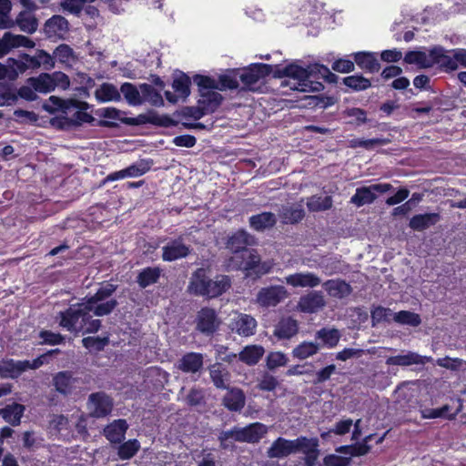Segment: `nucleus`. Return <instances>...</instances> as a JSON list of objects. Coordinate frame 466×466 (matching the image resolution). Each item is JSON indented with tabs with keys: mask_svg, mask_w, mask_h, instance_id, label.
Returning a JSON list of instances; mask_svg holds the SVG:
<instances>
[{
	"mask_svg": "<svg viewBox=\"0 0 466 466\" xmlns=\"http://www.w3.org/2000/svg\"><path fill=\"white\" fill-rule=\"evenodd\" d=\"M336 372V365L330 364L315 372V378L312 384L319 385L329 380L332 374Z\"/></svg>",
	"mask_w": 466,
	"mask_h": 466,
	"instance_id": "obj_62",
	"label": "nucleus"
},
{
	"mask_svg": "<svg viewBox=\"0 0 466 466\" xmlns=\"http://www.w3.org/2000/svg\"><path fill=\"white\" fill-rule=\"evenodd\" d=\"M393 319L397 323L410 325L411 327H418L421 323V319L419 314L408 310H400L395 313Z\"/></svg>",
	"mask_w": 466,
	"mask_h": 466,
	"instance_id": "obj_52",
	"label": "nucleus"
},
{
	"mask_svg": "<svg viewBox=\"0 0 466 466\" xmlns=\"http://www.w3.org/2000/svg\"><path fill=\"white\" fill-rule=\"evenodd\" d=\"M301 440H303V443H301V447L299 448V452H303L305 454L304 463L305 466H315L317 460L319 455V441L316 438L309 439L307 437L301 436Z\"/></svg>",
	"mask_w": 466,
	"mask_h": 466,
	"instance_id": "obj_31",
	"label": "nucleus"
},
{
	"mask_svg": "<svg viewBox=\"0 0 466 466\" xmlns=\"http://www.w3.org/2000/svg\"><path fill=\"white\" fill-rule=\"evenodd\" d=\"M162 249V258L166 261L186 258L191 251L190 247L186 245L181 238L168 241Z\"/></svg>",
	"mask_w": 466,
	"mask_h": 466,
	"instance_id": "obj_18",
	"label": "nucleus"
},
{
	"mask_svg": "<svg viewBox=\"0 0 466 466\" xmlns=\"http://www.w3.org/2000/svg\"><path fill=\"white\" fill-rule=\"evenodd\" d=\"M256 244L257 238L245 229H238L229 235L226 242V248L234 254V256L229 258V262L237 260L239 254L248 249V247H252Z\"/></svg>",
	"mask_w": 466,
	"mask_h": 466,
	"instance_id": "obj_9",
	"label": "nucleus"
},
{
	"mask_svg": "<svg viewBox=\"0 0 466 466\" xmlns=\"http://www.w3.org/2000/svg\"><path fill=\"white\" fill-rule=\"evenodd\" d=\"M208 279L204 268H198L192 273L187 286V291L196 296L205 297Z\"/></svg>",
	"mask_w": 466,
	"mask_h": 466,
	"instance_id": "obj_27",
	"label": "nucleus"
},
{
	"mask_svg": "<svg viewBox=\"0 0 466 466\" xmlns=\"http://www.w3.org/2000/svg\"><path fill=\"white\" fill-rule=\"evenodd\" d=\"M185 400L189 406H204L206 404L205 390L198 387H193L189 390Z\"/></svg>",
	"mask_w": 466,
	"mask_h": 466,
	"instance_id": "obj_55",
	"label": "nucleus"
},
{
	"mask_svg": "<svg viewBox=\"0 0 466 466\" xmlns=\"http://www.w3.org/2000/svg\"><path fill=\"white\" fill-rule=\"evenodd\" d=\"M95 308L85 299L81 303L70 306L58 313L59 325L71 332L95 333L101 327L100 319H93L90 312L95 314Z\"/></svg>",
	"mask_w": 466,
	"mask_h": 466,
	"instance_id": "obj_2",
	"label": "nucleus"
},
{
	"mask_svg": "<svg viewBox=\"0 0 466 466\" xmlns=\"http://www.w3.org/2000/svg\"><path fill=\"white\" fill-rule=\"evenodd\" d=\"M90 107L86 101L74 98L62 99L56 96H49L43 105L44 110L50 114L61 113L60 116L51 120L53 126L61 129L94 122L95 118L87 112Z\"/></svg>",
	"mask_w": 466,
	"mask_h": 466,
	"instance_id": "obj_1",
	"label": "nucleus"
},
{
	"mask_svg": "<svg viewBox=\"0 0 466 466\" xmlns=\"http://www.w3.org/2000/svg\"><path fill=\"white\" fill-rule=\"evenodd\" d=\"M303 441H304L301 440V437L295 440H287L282 437H279L268 449L267 456L270 459L286 458L290 454L299 452V448Z\"/></svg>",
	"mask_w": 466,
	"mask_h": 466,
	"instance_id": "obj_12",
	"label": "nucleus"
},
{
	"mask_svg": "<svg viewBox=\"0 0 466 466\" xmlns=\"http://www.w3.org/2000/svg\"><path fill=\"white\" fill-rule=\"evenodd\" d=\"M227 392L222 398V404L230 411L239 412L245 407L246 395L237 387H227Z\"/></svg>",
	"mask_w": 466,
	"mask_h": 466,
	"instance_id": "obj_19",
	"label": "nucleus"
},
{
	"mask_svg": "<svg viewBox=\"0 0 466 466\" xmlns=\"http://www.w3.org/2000/svg\"><path fill=\"white\" fill-rule=\"evenodd\" d=\"M95 96L99 102L119 101L121 99L120 91L109 83L102 84L95 91Z\"/></svg>",
	"mask_w": 466,
	"mask_h": 466,
	"instance_id": "obj_40",
	"label": "nucleus"
},
{
	"mask_svg": "<svg viewBox=\"0 0 466 466\" xmlns=\"http://www.w3.org/2000/svg\"><path fill=\"white\" fill-rule=\"evenodd\" d=\"M249 226L252 229L262 232L272 228L277 223V217L272 212H262L253 215L248 219Z\"/></svg>",
	"mask_w": 466,
	"mask_h": 466,
	"instance_id": "obj_34",
	"label": "nucleus"
},
{
	"mask_svg": "<svg viewBox=\"0 0 466 466\" xmlns=\"http://www.w3.org/2000/svg\"><path fill=\"white\" fill-rule=\"evenodd\" d=\"M283 224H296L305 217V211L300 205L282 206L279 214Z\"/></svg>",
	"mask_w": 466,
	"mask_h": 466,
	"instance_id": "obj_37",
	"label": "nucleus"
},
{
	"mask_svg": "<svg viewBox=\"0 0 466 466\" xmlns=\"http://www.w3.org/2000/svg\"><path fill=\"white\" fill-rule=\"evenodd\" d=\"M230 330L242 337H249L255 334L257 320L245 313H237L228 325Z\"/></svg>",
	"mask_w": 466,
	"mask_h": 466,
	"instance_id": "obj_14",
	"label": "nucleus"
},
{
	"mask_svg": "<svg viewBox=\"0 0 466 466\" xmlns=\"http://www.w3.org/2000/svg\"><path fill=\"white\" fill-rule=\"evenodd\" d=\"M391 315L392 310L389 308H384L382 306L374 307L370 312L372 327H375L383 321H390V317Z\"/></svg>",
	"mask_w": 466,
	"mask_h": 466,
	"instance_id": "obj_56",
	"label": "nucleus"
},
{
	"mask_svg": "<svg viewBox=\"0 0 466 466\" xmlns=\"http://www.w3.org/2000/svg\"><path fill=\"white\" fill-rule=\"evenodd\" d=\"M223 100L222 96L216 90L201 91L198 104L202 106L204 113L211 114L215 112Z\"/></svg>",
	"mask_w": 466,
	"mask_h": 466,
	"instance_id": "obj_35",
	"label": "nucleus"
},
{
	"mask_svg": "<svg viewBox=\"0 0 466 466\" xmlns=\"http://www.w3.org/2000/svg\"><path fill=\"white\" fill-rule=\"evenodd\" d=\"M19 28L25 33L32 34L37 28V20L33 14L27 11L21 12L15 19Z\"/></svg>",
	"mask_w": 466,
	"mask_h": 466,
	"instance_id": "obj_46",
	"label": "nucleus"
},
{
	"mask_svg": "<svg viewBox=\"0 0 466 466\" xmlns=\"http://www.w3.org/2000/svg\"><path fill=\"white\" fill-rule=\"evenodd\" d=\"M343 84L354 91L366 90L371 86L370 81L361 75H354L344 77Z\"/></svg>",
	"mask_w": 466,
	"mask_h": 466,
	"instance_id": "obj_53",
	"label": "nucleus"
},
{
	"mask_svg": "<svg viewBox=\"0 0 466 466\" xmlns=\"http://www.w3.org/2000/svg\"><path fill=\"white\" fill-rule=\"evenodd\" d=\"M204 356L198 352H187L177 362V368L184 373H197L203 369Z\"/></svg>",
	"mask_w": 466,
	"mask_h": 466,
	"instance_id": "obj_20",
	"label": "nucleus"
},
{
	"mask_svg": "<svg viewBox=\"0 0 466 466\" xmlns=\"http://www.w3.org/2000/svg\"><path fill=\"white\" fill-rule=\"evenodd\" d=\"M431 360L432 359L431 357L421 356L416 352L409 351L405 355H397L388 358L386 364L398 366H410L413 364L423 365Z\"/></svg>",
	"mask_w": 466,
	"mask_h": 466,
	"instance_id": "obj_29",
	"label": "nucleus"
},
{
	"mask_svg": "<svg viewBox=\"0 0 466 466\" xmlns=\"http://www.w3.org/2000/svg\"><path fill=\"white\" fill-rule=\"evenodd\" d=\"M436 51L434 48L429 54L421 51H409L404 56V61L407 64H415L420 68H429L434 66V58Z\"/></svg>",
	"mask_w": 466,
	"mask_h": 466,
	"instance_id": "obj_33",
	"label": "nucleus"
},
{
	"mask_svg": "<svg viewBox=\"0 0 466 466\" xmlns=\"http://www.w3.org/2000/svg\"><path fill=\"white\" fill-rule=\"evenodd\" d=\"M189 77L184 74L177 76L172 84L174 90L179 94L181 97H187L189 95Z\"/></svg>",
	"mask_w": 466,
	"mask_h": 466,
	"instance_id": "obj_58",
	"label": "nucleus"
},
{
	"mask_svg": "<svg viewBox=\"0 0 466 466\" xmlns=\"http://www.w3.org/2000/svg\"><path fill=\"white\" fill-rule=\"evenodd\" d=\"M87 410L89 415L96 419L108 416L114 407L113 399L103 391L91 393L87 400Z\"/></svg>",
	"mask_w": 466,
	"mask_h": 466,
	"instance_id": "obj_10",
	"label": "nucleus"
},
{
	"mask_svg": "<svg viewBox=\"0 0 466 466\" xmlns=\"http://www.w3.org/2000/svg\"><path fill=\"white\" fill-rule=\"evenodd\" d=\"M83 346L86 349L102 350L108 344V338L86 337L82 339Z\"/></svg>",
	"mask_w": 466,
	"mask_h": 466,
	"instance_id": "obj_63",
	"label": "nucleus"
},
{
	"mask_svg": "<svg viewBox=\"0 0 466 466\" xmlns=\"http://www.w3.org/2000/svg\"><path fill=\"white\" fill-rule=\"evenodd\" d=\"M127 429L128 424L126 420H115L104 429V435L111 443H121Z\"/></svg>",
	"mask_w": 466,
	"mask_h": 466,
	"instance_id": "obj_26",
	"label": "nucleus"
},
{
	"mask_svg": "<svg viewBox=\"0 0 466 466\" xmlns=\"http://www.w3.org/2000/svg\"><path fill=\"white\" fill-rule=\"evenodd\" d=\"M275 68H279L275 66ZM277 69L273 71V66L267 64H253L247 68L241 75L240 80L248 88H251L253 85L258 82L261 78L268 76L271 73H275Z\"/></svg>",
	"mask_w": 466,
	"mask_h": 466,
	"instance_id": "obj_17",
	"label": "nucleus"
},
{
	"mask_svg": "<svg viewBox=\"0 0 466 466\" xmlns=\"http://www.w3.org/2000/svg\"><path fill=\"white\" fill-rule=\"evenodd\" d=\"M20 46L33 48L35 43L25 35L5 32L0 38V58Z\"/></svg>",
	"mask_w": 466,
	"mask_h": 466,
	"instance_id": "obj_16",
	"label": "nucleus"
},
{
	"mask_svg": "<svg viewBox=\"0 0 466 466\" xmlns=\"http://www.w3.org/2000/svg\"><path fill=\"white\" fill-rule=\"evenodd\" d=\"M279 385L278 380L269 373H264L258 380L257 388L263 391H272Z\"/></svg>",
	"mask_w": 466,
	"mask_h": 466,
	"instance_id": "obj_61",
	"label": "nucleus"
},
{
	"mask_svg": "<svg viewBox=\"0 0 466 466\" xmlns=\"http://www.w3.org/2000/svg\"><path fill=\"white\" fill-rule=\"evenodd\" d=\"M234 269H241L261 276L271 271L274 266L272 260L261 261L260 256L254 248L244 250L238 255V258L230 265Z\"/></svg>",
	"mask_w": 466,
	"mask_h": 466,
	"instance_id": "obj_4",
	"label": "nucleus"
},
{
	"mask_svg": "<svg viewBox=\"0 0 466 466\" xmlns=\"http://www.w3.org/2000/svg\"><path fill=\"white\" fill-rule=\"evenodd\" d=\"M377 195L373 193L371 187H360L356 189L355 194L350 198V203L360 208L373 203Z\"/></svg>",
	"mask_w": 466,
	"mask_h": 466,
	"instance_id": "obj_39",
	"label": "nucleus"
},
{
	"mask_svg": "<svg viewBox=\"0 0 466 466\" xmlns=\"http://www.w3.org/2000/svg\"><path fill=\"white\" fill-rule=\"evenodd\" d=\"M289 296L287 289L282 285H272L261 288L256 295V303L262 308L276 307Z\"/></svg>",
	"mask_w": 466,
	"mask_h": 466,
	"instance_id": "obj_11",
	"label": "nucleus"
},
{
	"mask_svg": "<svg viewBox=\"0 0 466 466\" xmlns=\"http://www.w3.org/2000/svg\"><path fill=\"white\" fill-rule=\"evenodd\" d=\"M319 350V344L316 342L303 341L292 350V356L298 360H305L315 355Z\"/></svg>",
	"mask_w": 466,
	"mask_h": 466,
	"instance_id": "obj_48",
	"label": "nucleus"
},
{
	"mask_svg": "<svg viewBox=\"0 0 466 466\" xmlns=\"http://www.w3.org/2000/svg\"><path fill=\"white\" fill-rule=\"evenodd\" d=\"M79 379L74 377L71 371H60L53 378V384L56 390L63 394H71L77 387Z\"/></svg>",
	"mask_w": 466,
	"mask_h": 466,
	"instance_id": "obj_21",
	"label": "nucleus"
},
{
	"mask_svg": "<svg viewBox=\"0 0 466 466\" xmlns=\"http://www.w3.org/2000/svg\"><path fill=\"white\" fill-rule=\"evenodd\" d=\"M354 61L360 68L369 73H376L380 69V61L376 55L371 52L355 53Z\"/></svg>",
	"mask_w": 466,
	"mask_h": 466,
	"instance_id": "obj_36",
	"label": "nucleus"
},
{
	"mask_svg": "<svg viewBox=\"0 0 466 466\" xmlns=\"http://www.w3.org/2000/svg\"><path fill=\"white\" fill-rule=\"evenodd\" d=\"M285 282L293 288H316L321 283V279L312 272H299L289 275Z\"/></svg>",
	"mask_w": 466,
	"mask_h": 466,
	"instance_id": "obj_22",
	"label": "nucleus"
},
{
	"mask_svg": "<svg viewBox=\"0 0 466 466\" xmlns=\"http://www.w3.org/2000/svg\"><path fill=\"white\" fill-rule=\"evenodd\" d=\"M139 449L140 443L137 440H129L120 444L117 455L121 460H129L137 454Z\"/></svg>",
	"mask_w": 466,
	"mask_h": 466,
	"instance_id": "obj_51",
	"label": "nucleus"
},
{
	"mask_svg": "<svg viewBox=\"0 0 466 466\" xmlns=\"http://www.w3.org/2000/svg\"><path fill=\"white\" fill-rule=\"evenodd\" d=\"M305 99L308 101V106H319L321 108H326L335 103L334 98L331 96H307Z\"/></svg>",
	"mask_w": 466,
	"mask_h": 466,
	"instance_id": "obj_64",
	"label": "nucleus"
},
{
	"mask_svg": "<svg viewBox=\"0 0 466 466\" xmlns=\"http://www.w3.org/2000/svg\"><path fill=\"white\" fill-rule=\"evenodd\" d=\"M441 219L439 212L417 214L409 222V227L415 231H424L435 226Z\"/></svg>",
	"mask_w": 466,
	"mask_h": 466,
	"instance_id": "obj_25",
	"label": "nucleus"
},
{
	"mask_svg": "<svg viewBox=\"0 0 466 466\" xmlns=\"http://www.w3.org/2000/svg\"><path fill=\"white\" fill-rule=\"evenodd\" d=\"M434 51L437 54L433 56L434 65L438 64L440 66L446 68V70L453 71L458 68V61L454 57V54L449 56L445 54V51L441 47H434Z\"/></svg>",
	"mask_w": 466,
	"mask_h": 466,
	"instance_id": "obj_45",
	"label": "nucleus"
},
{
	"mask_svg": "<svg viewBox=\"0 0 466 466\" xmlns=\"http://www.w3.org/2000/svg\"><path fill=\"white\" fill-rule=\"evenodd\" d=\"M231 287V279L227 275H218L214 279H208V289H206L205 297L217 298Z\"/></svg>",
	"mask_w": 466,
	"mask_h": 466,
	"instance_id": "obj_28",
	"label": "nucleus"
},
{
	"mask_svg": "<svg viewBox=\"0 0 466 466\" xmlns=\"http://www.w3.org/2000/svg\"><path fill=\"white\" fill-rule=\"evenodd\" d=\"M319 76L318 71L313 70L312 65L308 66L306 68L291 64L283 68H277L274 76L282 78L284 76L289 77L294 81L291 86L290 80L282 82V86H290L293 90H299L302 92L308 91H319L323 89L322 83L313 80V78Z\"/></svg>",
	"mask_w": 466,
	"mask_h": 466,
	"instance_id": "obj_3",
	"label": "nucleus"
},
{
	"mask_svg": "<svg viewBox=\"0 0 466 466\" xmlns=\"http://www.w3.org/2000/svg\"><path fill=\"white\" fill-rule=\"evenodd\" d=\"M29 84L35 91L39 93H50L56 87L66 90L70 86L69 77L63 72H54L52 74L42 73L37 77H29Z\"/></svg>",
	"mask_w": 466,
	"mask_h": 466,
	"instance_id": "obj_7",
	"label": "nucleus"
},
{
	"mask_svg": "<svg viewBox=\"0 0 466 466\" xmlns=\"http://www.w3.org/2000/svg\"><path fill=\"white\" fill-rule=\"evenodd\" d=\"M326 306V301L321 291H311L302 296L299 301V308L302 312L315 313Z\"/></svg>",
	"mask_w": 466,
	"mask_h": 466,
	"instance_id": "obj_23",
	"label": "nucleus"
},
{
	"mask_svg": "<svg viewBox=\"0 0 466 466\" xmlns=\"http://www.w3.org/2000/svg\"><path fill=\"white\" fill-rule=\"evenodd\" d=\"M53 57H55V62L58 61L66 65H70L75 59L73 49L66 44L59 45L54 50Z\"/></svg>",
	"mask_w": 466,
	"mask_h": 466,
	"instance_id": "obj_54",
	"label": "nucleus"
},
{
	"mask_svg": "<svg viewBox=\"0 0 466 466\" xmlns=\"http://www.w3.org/2000/svg\"><path fill=\"white\" fill-rule=\"evenodd\" d=\"M210 379L217 389H227L228 381L229 380V373L221 364L215 363L209 368Z\"/></svg>",
	"mask_w": 466,
	"mask_h": 466,
	"instance_id": "obj_38",
	"label": "nucleus"
},
{
	"mask_svg": "<svg viewBox=\"0 0 466 466\" xmlns=\"http://www.w3.org/2000/svg\"><path fill=\"white\" fill-rule=\"evenodd\" d=\"M116 285L111 283L103 284L93 296L85 299L86 302L96 309V316L103 317L109 315L117 307V300L110 299L116 290Z\"/></svg>",
	"mask_w": 466,
	"mask_h": 466,
	"instance_id": "obj_5",
	"label": "nucleus"
},
{
	"mask_svg": "<svg viewBox=\"0 0 466 466\" xmlns=\"http://www.w3.org/2000/svg\"><path fill=\"white\" fill-rule=\"evenodd\" d=\"M160 277V269L158 268H144L137 277V282L139 287L145 289L157 282Z\"/></svg>",
	"mask_w": 466,
	"mask_h": 466,
	"instance_id": "obj_47",
	"label": "nucleus"
},
{
	"mask_svg": "<svg viewBox=\"0 0 466 466\" xmlns=\"http://www.w3.org/2000/svg\"><path fill=\"white\" fill-rule=\"evenodd\" d=\"M332 203V198L329 196L314 195L308 198L307 207L310 212H319L331 208Z\"/></svg>",
	"mask_w": 466,
	"mask_h": 466,
	"instance_id": "obj_44",
	"label": "nucleus"
},
{
	"mask_svg": "<svg viewBox=\"0 0 466 466\" xmlns=\"http://www.w3.org/2000/svg\"><path fill=\"white\" fill-rule=\"evenodd\" d=\"M299 331L298 321L290 317L281 319L274 328L273 334L279 339H287L295 336Z\"/></svg>",
	"mask_w": 466,
	"mask_h": 466,
	"instance_id": "obj_32",
	"label": "nucleus"
},
{
	"mask_svg": "<svg viewBox=\"0 0 466 466\" xmlns=\"http://www.w3.org/2000/svg\"><path fill=\"white\" fill-rule=\"evenodd\" d=\"M288 360V357L282 352H270L267 357V367L268 370H275L279 367L285 366Z\"/></svg>",
	"mask_w": 466,
	"mask_h": 466,
	"instance_id": "obj_59",
	"label": "nucleus"
},
{
	"mask_svg": "<svg viewBox=\"0 0 466 466\" xmlns=\"http://www.w3.org/2000/svg\"><path fill=\"white\" fill-rule=\"evenodd\" d=\"M140 92L142 95L143 102L147 101L153 106H157L163 105L164 101L161 95L151 85L141 84Z\"/></svg>",
	"mask_w": 466,
	"mask_h": 466,
	"instance_id": "obj_50",
	"label": "nucleus"
},
{
	"mask_svg": "<svg viewBox=\"0 0 466 466\" xmlns=\"http://www.w3.org/2000/svg\"><path fill=\"white\" fill-rule=\"evenodd\" d=\"M315 337L328 348H334L339 343L340 333L336 329L323 328L316 332Z\"/></svg>",
	"mask_w": 466,
	"mask_h": 466,
	"instance_id": "obj_49",
	"label": "nucleus"
},
{
	"mask_svg": "<svg viewBox=\"0 0 466 466\" xmlns=\"http://www.w3.org/2000/svg\"><path fill=\"white\" fill-rule=\"evenodd\" d=\"M329 297L338 299H343L349 297L352 291V287L343 279H329L322 284Z\"/></svg>",
	"mask_w": 466,
	"mask_h": 466,
	"instance_id": "obj_24",
	"label": "nucleus"
},
{
	"mask_svg": "<svg viewBox=\"0 0 466 466\" xmlns=\"http://www.w3.org/2000/svg\"><path fill=\"white\" fill-rule=\"evenodd\" d=\"M46 357L47 354H43L33 360L4 359L0 361V378L16 379L28 370H36L40 368L45 363Z\"/></svg>",
	"mask_w": 466,
	"mask_h": 466,
	"instance_id": "obj_8",
	"label": "nucleus"
},
{
	"mask_svg": "<svg viewBox=\"0 0 466 466\" xmlns=\"http://www.w3.org/2000/svg\"><path fill=\"white\" fill-rule=\"evenodd\" d=\"M68 31V22L61 15H53L44 25V32L47 37L63 36Z\"/></svg>",
	"mask_w": 466,
	"mask_h": 466,
	"instance_id": "obj_30",
	"label": "nucleus"
},
{
	"mask_svg": "<svg viewBox=\"0 0 466 466\" xmlns=\"http://www.w3.org/2000/svg\"><path fill=\"white\" fill-rule=\"evenodd\" d=\"M390 143L388 138H371V139H355L351 141V146L372 149L378 146H385Z\"/></svg>",
	"mask_w": 466,
	"mask_h": 466,
	"instance_id": "obj_60",
	"label": "nucleus"
},
{
	"mask_svg": "<svg viewBox=\"0 0 466 466\" xmlns=\"http://www.w3.org/2000/svg\"><path fill=\"white\" fill-rule=\"evenodd\" d=\"M25 408L24 405L19 403H13L7 405L5 408L1 410L4 420L13 426H17L21 422Z\"/></svg>",
	"mask_w": 466,
	"mask_h": 466,
	"instance_id": "obj_41",
	"label": "nucleus"
},
{
	"mask_svg": "<svg viewBox=\"0 0 466 466\" xmlns=\"http://www.w3.org/2000/svg\"><path fill=\"white\" fill-rule=\"evenodd\" d=\"M196 325L199 332L211 335L218 329L220 320L213 309L203 308L198 313Z\"/></svg>",
	"mask_w": 466,
	"mask_h": 466,
	"instance_id": "obj_13",
	"label": "nucleus"
},
{
	"mask_svg": "<svg viewBox=\"0 0 466 466\" xmlns=\"http://www.w3.org/2000/svg\"><path fill=\"white\" fill-rule=\"evenodd\" d=\"M149 169L150 166L148 165V163L144 160H141L122 169V171L125 174V177H137L144 175Z\"/></svg>",
	"mask_w": 466,
	"mask_h": 466,
	"instance_id": "obj_57",
	"label": "nucleus"
},
{
	"mask_svg": "<svg viewBox=\"0 0 466 466\" xmlns=\"http://www.w3.org/2000/svg\"><path fill=\"white\" fill-rule=\"evenodd\" d=\"M7 66L10 68L9 78L11 79L15 78L19 74L24 73L27 69H35L40 67L36 53L35 56L23 54L19 56L18 59L10 57L7 59Z\"/></svg>",
	"mask_w": 466,
	"mask_h": 466,
	"instance_id": "obj_15",
	"label": "nucleus"
},
{
	"mask_svg": "<svg viewBox=\"0 0 466 466\" xmlns=\"http://www.w3.org/2000/svg\"><path fill=\"white\" fill-rule=\"evenodd\" d=\"M264 348L258 345L247 346L238 354L239 360L244 363L252 366L257 364L264 355Z\"/></svg>",
	"mask_w": 466,
	"mask_h": 466,
	"instance_id": "obj_42",
	"label": "nucleus"
},
{
	"mask_svg": "<svg viewBox=\"0 0 466 466\" xmlns=\"http://www.w3.org/2000/svg\"><path fill=\"white\" fill-rule=\"evenodd\" d=\"M121 93L123 94L127 103L131 106H138L143 103L140 88L138 89L135 85L131 83H124L120 86V94Z\"/></svg>",
	"mask_w": 466,
	"mask_h": 466,
	"instance_id": "obj_43",
	"label": "nucleus"
},
{
	"mask_svg": "<svg viewBox=\"0 0 466 466\" xmlns=\"http://www.w3.org/2000/svg\"><path fill=\"white\" fill-rule=\"evenodd\" d=\"M267 426L260 423H251L246 427H235L230 431H223L219 437L222 443L228 440L238 442L257 443L267 433Z\"/></svg>",
	"mask_w": 466,
	"mask_h": 466,
	"instance_id": "obj_6",
	"label": "nucleus"
}]
</instances>
